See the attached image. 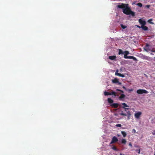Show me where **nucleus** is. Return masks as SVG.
Here are the masks:
<instances>
[{
  "instance_id": "f257e3e1",
  "label": "nucleus",
  "mask_w": 155,
  "mask_h": 155,
  "mask_svg": "<svg viewBox=\"0 0 155 155\" xmlns=\"http://www.w3.org/2000/svg\"><path fill=\"white\" fill-rule=\"evenodd\" d=\"M117 8L123 9L122 12L124 13L126 15H131L132 16L134 17L135 15V12H133L129 6V4L119 3L117 6Z\"/></svg>"
},
{
  "instance_id": "f03ea898",
  "label": "nucleus",
  "mask_w": 155,
  "mask_h": 155,
  "mask_svg": "<svg viewBox=\"0 0 155 155\" xmlns=\"http://www.w3.org/2000/svg\"><path fill=\"white\" fill-rule=\"evenodd\" d=\"M137 93L138 94H142L143 93L147 94L148 92L145 90L139 89L137 90Z\"/></svg>"
},
{
  "instance_id": "7ed1b4c3",
  "label": "nucleus",
  "mask_w": 155,
  "mask_h": 155,
  "mask_svg": "<svg viewBox=\"0 0 155 155\" xmlns=\"http://www.w3.org/2000/svg\"><path fill=\"white\" fill-rule=\"evenodd\" d=\"M124 58L125 59H132L134 61H137V59L134 56H127V55L124 54Z\"/></svg>"
},
{
  "instance_id": "20e7f679",
  "label": "nucleus",
  "mask_w": 155,
  "mask_h": 155,
  "mask_svg": "<svg viewBox=\"0 0 155 155\" xmlns=\"http://www.w3.org/2000/svg\"><path fill=\"white\" fill-rule=\"evenodd\" d=\"M118 140V139L115 136H114L113 137L111 141L110 142V144H113L116 143Z\"/></svg>"
},
{
  "instance_id": "39448f33",
  "label": "nucleus",
  "mask_w": 155,
  "mask_h": 155,
  "mask_svg": "<svg viewBox=\"0 0 155 155\" xmlns=\"http://www.w3.org/2000/svg\"><path fill=\"white\" fill-rule=\"evenodd\" d=\"M142 113L140 111L137 112V113L135 114L134 117L135 118L138 119L139 118L140 116L141 115Z\"/></svg>"
},
{
  "instance_id": "423d86ee",
  "label": "nucleus",
  "mask_w": 155,
  "mask_h": 155,
  "mask_svg": "<svg viewBox=\"0 0 155 155\" xmlns=\"http://www.w3.org/2000/svg\"><path fill=\"white\" fill-rule=\"evenodd\" d=\"M112 82L113 83L116 84L118 83V84L119 85H120L121 84V82H119L117 78H115L114 79L112 80Z\"/></svg>"
},
{
  "instance_id": "0eeeda50",
  "label": "nucleus",
  "mask_w": 155,
  "mask_h": 155,
  "mask_svg": "<svg viewBox=\"0 0 155 155\" xmlns=\"http://www.w3.org/2000/svg\"><path fill=\"white\" fill-rule=\"evenodd\" d=\"M139 22L141 25V26L145 25L146 23V21H145L141 19H140L139 20Z\"/></svg>"
},
{
  "instance_id": "6e6552de",
  "label": "nucleus",
  "mask_w": 155,
  "mask_h": 155,
  "mask_svg": "<svg viewBox=\"0 0 155 155\" xmlns=\"http://www.w3.org/2000/svg\"><path fill=\"white\" fill-rule=\"evenodd\" d=\"M110 105L114 108H117L118 107L119 104L117 103H114L111 104Z\"/></svg>"
},
{
  "instance_id": "1a4fd4ad",
  "label": "nucleus",
  "mask_w": 155,
  "mask_h": 155,
  "mask_svg": "<svg viewBox=\"0 0 155 155\" xmlns=\"http://www.w3.org/2000/svg\"><path fill=\"white\" fill-rule=\"evenodd\" d=\"M116 58V57L115 55L110 56H109V58L111 60H114Z\"/></svg>"
},
{
  "instance_id": "9d476101",
  "label": "nucleus",
  "mask_w": 155,
  "mask_h": 155,
  "mask_svg": "<svg viewBox=\"0 0 155 155\" xmlns=\"http://www.w3.org/2000/svg\"><path fill=\"white\" fill-rule=\"evenodd\" d=\"M141 28L144 31H147L148 30V27L145 25L141 26Z\"/></svg>"
},
{
  "instance_id": "9b49d317",
  "label": "nucleus",
  "mask_w": 155,
  "mask_h": 155,
  "mask_svg": "<svg viewBox=\"0 0 155 155\" xmlns=\"http://www.w3.org/2000/svg\"><path fill=\"white\" fill-rule=\"evenodd\" d=\"M118 54L120 55L121 54H124V51H123L121 49H118Z\"/></svg>"
},
{
  "instance_id": "f8f14e48",
  "label": "nucleus",
  "mask_w": 155,
  "mask_h": 155,
  "mask_svg": "<svg viewBox=\"0 0 155 155\" xmlns=\"http://www.w3.org/2000/svg\"><path fill=\"white\" fill-rule=\"evenodd\" d=\"M107 101L110 104H112L114 102L113 100L110 98H108L107 99Z\"/></svg>"
},
{
  "instance_id": "ddd939ff",
  "label": "nucleus",
  "mask_w": 155,
  "mask_h": 155,
  "mask_svg": "<svg viewBox=\"0 0 155 155\" xmlns=\"http://www.w3.org/2000/svg\"><path fill=\"white\" fill-rule=\"evenodd\" d=\"M125 97V95L124 94H122L119 97V99L121 100L123 98H124Z\"/></svg>"
},
{
  "instance_id": "4468645a",
  "label": "nucleus",
  "mask_w": 155,
  "mask_h": 155,
  "mask_svg": "<svg viewBox=\"0 0 155 155\" xmlns=\"http://www.w3.org/2000/svg\"><path fill=\"white\" fill-rule=\"evenodd\" d=\"M127 116H128L127 119L128 120H129L130 119V116H131V114L130 113V111L127 112Z\"/></svg>"
},
{
  "instance_id": "2eb2a0df",
  "label": "nucleus",
  "mask_w": 155,
  "mask_h": 155,
  "mask_svg": "<svg viewBox=\"0 0 155 155\" xmlns=\"http://www.w3.org/2000/svg\"><path fill=\"white\" fill-rule=\"evenodd\" d=\"M126 140L125 139H123L121 140V143L122 144H125L126 143Z\"/></svg>"
},
{
  "instance_id": "dca6fc26",
  "label": "nucleus",
  "mask_w": 155,
  "mask_h": 155,
  "mask_svg": "<svg viewBox=\"0 0 155 155\" xmlns=\"http://www.w3.org/2000/svg\"><path fill=\"white\" fill-rule=\"evenodd\" d=\"M121 133L124 137H126L127 135V134L124 131H121Z\"/></svg>"
},
{
  "instance_id": "f3484780",
  "label": "nucleus",
  "mask_w": 155,
  "mask_h": 155,
  "mask_svg": "<svg viewBox=\"0 0 155 155\" xmlns=\"http://www.w3.org/2000/svg\"><path fill=\"white\" fill-rule=\"evenodd\" d=\"M122 104L123 106L122 107L123 108H124L126 107H129V106H128L126 103H122Z\"/></svg>"
},
{
  "instance_id": "a211bd4d",
  "label": "nucleus",
  "mask_w": 155,
  "mask_h": 155,
  "mask_svg": "<svg viewBox=\"0 0 155 155\" xmlns=\"http://www.w3.org/2000/svg\"><path fill=\"white\" fill-rule=\"evenodd\" d=\"M104 94L105 96L110 95V93L107 91H105L104 93Z\"/></svg>"
},
{
  "instance_id": "6ab92c4d",
  "label": "nucleus",
  "mask_w": 155,
  "mask_h": 155,
  "mask_svg": "<svg viewBox=\"0 0 155 155\" xmlns=\"http://www.w3.org/2000/svg\"><path fill=\"white\" fill-rule=\"evenodd\" d=\"M110 95H114L115 96H117V93L114 91H112L110 93Z\"/></svg>"
},
{
  "instance_id": "aec40b11",
  "label": "nucleus",
  "mask_w": 155,
  "mask_h": 155,
  "mask_svg": "<svg viewBox=\"0 0 155 155\" xmlns=\"http://www.w3.org/2000/svg\"><path fill=\"white\" fill-rule=\"evenodd\" d=\"M152 19H150L148 20V22L150 24H154V23L152 22Z\"/></svg>"
},
{
  "instance_id": "412c9836",
  "label": "nucleus",
  "mask_w": 155,
  "mask_h": 155,
  "mask_svg": "<svg viewBox=\"0 0 155 155\" xmlns=\"http://www.w3.org/2000/svg\"><path fill=\"white\" fill-rule=\"evenodd\" d=\"M137 5L138 6H139L140 7H141L143 6L142 4L141 3H138L137 4Z\"/></svg>"
},
{
  "instance_id": "4be33fe9",
  "label": "nucleus",
  "mask_w": 155,
  "mask_h": 155,
  "mask_svg": "<svg viewBox=\"0 0 155 155\" xmlns=\"http://www.w3.org/2000/svg\"><path fill=\"white\" fill-rule=\"evenodd\" d=\"M124 54L126 55H128L129 54V51H124Z\"/></svg>"
},
{
  "instance_id": "5701e85b",
  "label": "nucleus",
  "mask_w": 155,
  "mask_h": 155,
  "mask_svg": "<svg viewBox=\"0 0 155 155\" xmlns=\"http://www.w3.org/2000/svg\"><path fill=\"white\" fill-rule=\"evenodd\" d=\"M120 26L121 28L123 29H125L127 27L126 26L122 24H121Z\"/></svg>"
},
{
  "instance_id": "b1692460",
  "label": "nucleus",
  "mask_w": 155,
  "mask_h": 155,
  "mask_svg": "<svg viewBox=\"0 0 155 155\" xmlns=\"http://www.w3.org/2000/svg\"><path fill=\"white\" fill-rule=\"evenodd\" d=\"M120 115L124 116H127V114L123 113L122 112L121 113H120Z\"/></svg>"
},
{
  "instance_id": "393cba45",
  "label": "nucleus",
  "mask_w": 155,
  "mask_h": 155,
  "mask_svg": "<svg viewBox=\"0 0 155 155\" xmlns=\"http://www.w3.org/2000/svg\"><path fill=\"white\" fill-rule=\"evenodd\" d=\"M113 147H112V149L115 150V151H117V150L116 147H115V146H113Z\"/></svg>"
},
{
  "instance_id": "a878e982",
  "label": "nucleus",
  "mask_w": 155,
  "mask_h": 155,
  "mask_svg": "<svg viewBox=\"0 0 155 155\" xmlns=\"http://www.w3.org/2000/svg\"><path fill=\"white\" fill-rule=\"evenodd\" d=\"M135 150L137 152H138V154H140V149L139 148L138 149Z\"/></svg>"
},
{
  "instance_id": "bb28decb",
  "label": "nucleus",
  "mask_w": 155,
  "mask_h": 155,
  "mask_svg": "<svg viewBox=\"0 0 155 155\" xmlns=\"http://www.w3.org/2000/svg\"><path fill=\"white\" fill-rule=\"evenodd\" d=\"M118 71L117 70L115 72V75H117L119 76L120 73H118Z\"/></svg>"
},
{
  "instance_id": "cd10ccee",
  "label": "nucleus",
  "mask_w": 155,
  "mask_h": 155,
  "mask_svg": "<svg viewBox=\"0 0 155 155\" xmlns=\"http://www.w3.org/2000/svg\"><path fill=\"white\" fill-rule=\"evenodd\" d=\"M116 91H120V92H121V93H124V91L121 90H120V89H116Z\"/></svg>"
},
{
  "instance_id": "c85d7f7f",
  "label": "nucleus",
  "mask_w": 155,
  "mask_h": 155,
  "mask_svg": "<svg viewBox=\"0 0 155 155\" xmlns=\"http://www.w3.org/2000/svg\"><path fill=\"white\" fill-rule=\"evenodd\" d=\"M121 125L120 124H117L116 125V126L117 127H121Z\"/></svg>"
},
{
  "instance_id": "c756f323",
  "label": "nucleus",
  "mask_w": 155,
  "mask_h": 155,
  "mask_svg": "<svg viewBox=\"0 0 155 155\" xmlns=\"http://www.w3.org/2000/svg\"><path fill=\"white\" fill-rule=\"evenodd\" d=\"M150 5H145V7L147 8H149L150 7Z\"/></svg>"
},
{
  "instance_id": "7c9ffc66",
  "label": "nucleus",
  "mask_w": 155,
  "mask_h": 155,
  "mask_svg": "<svg viewBox=\"0 0 155 155\" xmlns=\"http://www.w3.org/2000/svg\"><path fill=\"white\" fill-rule=\"evenodd\" d=\"M119 75H120V76H119L120 77H121L122 78H124L125 77V76L124 75L122 74H119Z\"/></svg>"
},
{
  "instance_id": "2f4dec72",
  "label": "nucleus",
  "mask_w": 155,
  "mask_h": 155,
  "mask_svg": "<svg viewBox=\"0 0 155 155\" xmlns=\"http://www.w3.org/2000/svg\"><path fill=\"white\" fill-rule=\"evenodd\" d=\"M124 108V110L125 111H126L127 110H128L129 109L128 108H126V107H125Z\"/></svg>"
},
{
  "instance_id": "473e14b6",
  "label": "nucleus",
  "mask_w": 155,
  "mask_h": 155,
  "mask_svg": "<svg viewBox=\"0 0 155 155\" xmlns=\"http://www.w3.org/2000/svg\"><path fill=\"white\" fill-rule=\"evenodd\" d=\"M152 134L153 135H155V131H154V132H152Z\"/></svg>"
},
{
  "instance_id": "72a5a7b5",
  "label": "nucleus",
  "mask_w": 155,
  "mask_h": 155,
  "mask_svg": "<svg viewBox=\"0 0 155 155\" xmlns=\"http://www.w3.org/2000/svg\"><path fill=\"white\" fill-rule=\"evenodd\" d=\"M137 27L138 28H141V27H140V26H139V25H137Z\"/></svg>"
},
{
  "instance_id": "f704fd0d",
  "label": "nucleus",
  "mask_w": 155,
  "mask_h": 155,
  "mask_svg": "<svg viewBox=\"0 0 155 155\" xmlns=\"http://www.w3.org/2000/svg\"><path fill=\"white\" fill-rule=\"evenodd\" d=\"M123 88L125 89H126V88L124 86H123Z\"/></svg>"
},
{
  "instance_id": "c9c22d12",
  "label": "nucleus",
  "mask_w": 155,
  "mask_h": 155,
  "mask_svg": "<svg viewBox=\"0 0 155 155\" xmlns=\"http://www.w3.org/2000/svg\"><path fill=\"white\" fill-rule=\"evenodd\" d=\"M129 145H131V143H129Z\"/></svg>"
},
{
  "instance_id": "e433bc0d",
  "label": "nucleus",
  "mask_w": 155,
  "mask_h": 155,
  "mask_svg": "<svg viewBox=\"0 0 155 155\" xmlns=\"http://www.w3.org/2000/svg\"><path fill=\"white\" fill-rule=\"evenodd\" d=\"M120 155H125L124 154H123L121 153H120Z\"/></svg>"
},
{
  "instance_id": "4c0bfd02",
  "label": "nucleus",
  "mask_w": 155,
  "mask_h": 155,
  "mask_svg": "<svg viewBox=\"0 0 155 155\" xmlns=\"http://www.w3.org/2000/svg\"><path fill=\"white\" fill-rule=\"evenodd\" d=\"M133 130H134V132H135V129H133Z\"/></svg>"
},
{
  "instance_id": "58836bf2",
  "label": "nucleus",
  "mask_w": 155,
  "mask_h": 155,
  "mask_svg": "<svg viewBox=\"0 0 155 155\" xmlns=\"http://www.w3.org/2000/svg\"><path fill=\"white\" fill-rule=\"evenodd\" d=\"M133 130H134V132H135V129H133Z\"/></svg>"
},
{
  "instance_id": "ea45409f",
  "label": "nucleus",
  "mask_w": 155,
  "mask_h": 155,
  "mask_svg": "<svg viewBox=\"0 0 155 155\" xmlns=\"http://www.w3.org/2000/svg\"><path fill=\"white\" fill-rule=\"evenodd\" d=\"M146 46H148L149 45H148V44H147Z\"/></svg>"
},
{
  "instance_id": "a19ab883",
  "label": "nucleus",
  "mask_w": 155,
  "mask_h": 155,
  "mask_svg": "<svg viewBox=\"0 0 155 155\" xmlns=\"http://www.w3.org/2000/svg\"><path fill=\"white\" fill-rule=\"evenodd\" d=\"M145 50L146 51H147V50L146 49H145Z\"/></svg>"
}]
</instances>
